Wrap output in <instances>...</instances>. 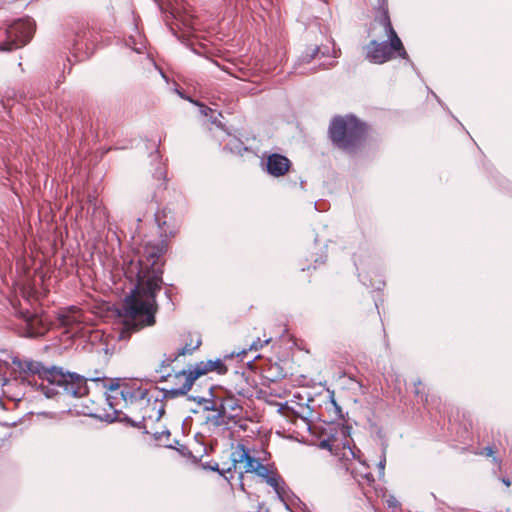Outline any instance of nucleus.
Masks as SVG:
<instances>
[{"label": "nucleus", "mask_w": 512, "mask_h": 512, "mask_svg": "<svg viewBox=\"0 0 512 512\" xmlns=\"http://www.w3.org/2000/svg\"><path fill=\"white\" fill-rule=\"evenodd\" d=\"M165 251L164 241L147 242L143 247L142 255L137 260L125 262L124 274L131 282H135L134 288L125 298L119 312L127 332L155 323L156 293L162 284L161 257Z\"/></svg>", "instance_id": "1"}, {"label": "nucleus", "mask_w": 512, "mask_h": 512, "mask_svg": "<svg viewBox=\"0 0 512 512\" xmlns=\"http://www.w3.org/2000/svg\"><path fill=\"white\" fill-rule=\"evenodd\" d=\"M12 365L20 373L27 375H37L47 382L58 385L67 394L72 397H82L88 392L87 381H98L100 376L88 377L77 373L64 372L57 366L46 367L43 363L32 359L21 360L18 356H10Z\"/></svg>", "instance_id": "2"}, {"label": "nucleus", "mask_w": 512, "mask_h": 512, "mask_svg": "<svg viewBox=\"0 0 512 512\" xmlns=\"http://www.w3.org/2000/svg\"><path fill=\"white\" fill-rule=\"evenodd\" d=\"M371 32L375 38L363 47L367 61L383 64L394 57L408 58L404 45L392 26L387 9L375 19Z\"/></svg>", "instance_id": "3"}, {"label": "nucleus", "mask_w": 512, "mask_h": 512, "mask_svg": "<svg viewBox=\"0 0 512 512\" xmlns=\"http://www.w3.org/2000/svg\"><path fill=\"white\" fill-rule=\"evenodd\" d=\"M366 132V124L353 114L333 117L328 129L333 145L347 153L358 151L364 142Z\"/></svg>", "instance_id": "4"}, {"label": "nucleus", "mask_w": 512, "mask_h": 512, "mask_svg": "<svg viewBox=\"0 0 512 512\" xmlns=\"http://www.w3.org/2000/svg\"><path fill=\"white\" fill-rule=\"evenodd\" d=\"M210 371H217L219 374H224L227 371L226 366L220 359L207 360L196 363L190 366L188 370H181L175 372L172 376L174 380H182L183 384L178 388H172L168 391L170 396L179 397L187 394L194 384V381L202 375Z\"/></svg>", "instance_id": "5"}, {"label": "nucleus", "mask_w": 512, "mask_h": 512, "mask_svg": "<svg viewBox=\"0 0 512 512\" xmlns=\"http://www.w3.org/2000/svg\"><path fill=\"white\" fill-rule=\"evenodd\" d=\"M36 29L35 21L30 17L14 21L6 30V41L0 44L1 52H10L27 45Z\"/></svg>", "instance_id": "6"}, {"label": "nucleus", "mask_w": 512, "mask_h": 512, "mask_svg": "<svg viewBox=\"0 0 512 512\" xmlns=\"http://www.w3.org/2000/svg\"><path fill=\"white\" fill-rule=\"evenodd\" d=\"M57 321L66 333L78 334L83 331L86 319L83 312L73 306L61 309L57 313Z\"/></svg>", "instance_id": "7"}, {"label": "nucleus", "mask_w": 512, "mask_h": 512, "mask_svg": "<svg viewBox=\"0 0 512 512\" xmlns=\"http://www.w3.org/2000/svg\"><path fill=\"white\" fill-rule=\"evenodd\" d=\"M19 315L23 320L21 336L29 338L41 337L45 335L50 328L48 321L37 313L19 311Z\"/></svg>", "instance_id": "8"}, {"label": "nucleus", "mask_w": 512, "mask_h": 512, "mask_svg": "<svg viewBox=\"0 0 512 512\" xmlns=\"http://www.w3.org/2000/svg\"><path fill=\"white\" fill-rule=\"evenodd\" d=\"M232 461L234 465L237 463L243 464L245 473H254L261 465L260 460L251 456L243 445L239 446L238 449L232 453Z\"/></svg>", "instance_id": "9"}, {"label": "nucleus", "mask_w": 512, "mask_h": 512, "mask_svg": "<svg viewBox=\"0 0 512 512\" xmlns=\"http://www.w3.org/2000/svg\"><path fill=\"white\" fill-rule=\"evenodd\" d=\"M290 164V160L287 157L273 153L267 158V172L274 177L283 176L289 170Z\"/></svg>", "instance_id": "10"}, {"label": "nucleus", "mask_w": 512, "mask_h": 512, "mask_svg": "<svg viewBox=\"0 0 512 512\" xmlns=\"http://www.w3.org/2000/svg\"><path fill=\"white\" fill-rule=\"evenodd\" d=\"M226 406H219L215 414L205 417L204 424L208 426L209 430H214L219 427L227 428L228 421L225 419Z\"/></svg>", "instance_id": "11"}, {"label": "nucleus", "mask_w": 512, "mask_h": 512, "mask_svg": "<svg viewBox=\"0 0 512 512\" xmlns=\"http://www.w3.org/2000/svg\"><path fill=\"white\" fill-rule=\"evenodd\" d=\"M264 481L274 489L275 493L277 494L278 499L281 502H283L285 505V508L289 510V507L285 503L284 498H283V494L285 492V486H284V481L282 480V478L278 474L271 472L270 475L266 479H264Z\"/></svg>", "instance_id": "12"}, {"label": "nucleus", "mask_w": 512, "mask_h": 512, "mask_svg": "<svg viewBox=\"0 0 512 512\" xmlns=\"http://www.w3.org/2000/svg\"><path fill=\"white\" fill-rule=\"evenodd\" d=\"M202 344L201 338L196 337V339H191L190 342L186 343L183 347H181L177 354L174 356V360H177L180 356L192 355L194 351H196Z\"/></svg>", "instance_id": "13"}, {"label": "nucleus", "mask_w": 512, "mask_h": 512, "mask_svg": "<svg viewBox=\"0 0 512 512\" xmlns=\"http://www.w3.org/2000/svg\"><path fill=\"white\" fill-rule=\"evenodd\" d=\"M174 374L175 373H168V374L162 376V380L168 384V387L162 389L164 398L174 399L175 397L170 396L168 391L172 388H177V387L179 388L183 384L182 380H174L173 379L172 376Z\"/></svg>", "instance_id": "14"}, {"label": "nucleus", "mask_w": 512, "mask_h": 512, "mask_svg": "<svg viewBox=\"0 0 512 512\" xmlns=\"http://www.w3.org/2000/svg\"><path fill=\"white\" fill-rule=\"evenodd\" d=\"M319 52L318 46L309 47L306 51H304L298 60L294 64V69H297L303 63L311 62L317 53Z\"/></svg>", "instance_id": "15"}, {"label": "nucleus", "mask_w": 512, "mask_h": 512, "mask_svg": "<svg viewBox=\"0 0 512 512\" xmlns=\"http://www.w3.org/2000/svg\"><path fill=\"white\" fill-rule=\"evenodd\" d=\"M119 394L126 405L133 404L134 400H136L137 398L142 399L144 397L143 392H141V391L134 392L129 388H124V389L120 390Z\"/></svg>", "instance_id": "16"}, {"label": "nucleus", "mask_w": 512, "mask_h": 512, "mask_svg": "<svg viewBox=\"0 0 512 512\" xmlns=\"http://www.w3.org/2000/svg\"><path fill=\"white\" fill-rule=\"evenodd\" d=\"M41 391L42 393L47 397V398H52L54 397L55 395L57 394H64V395H67V393H65L63 391V389L61 387H59L58 385H53L51 383L48 382V385L44 386V385H41ZM68 396H71L70 394H68Z\"/></svg>", "instance_id": "17"}, {"label": "nucleus", "mask_w": 512, "mask_h": 512, "mask_svg": "<svg viewBox=\"0 0 512 512\" xmlns=\"http://www.w3.org/2000/svg\"><path fill=\"white\" fill-rule=\"evenodd\" d=\"M200 404L203 406L204 411L215 412L219 409V405H217L215 401L211 398L201 399Z\"/></svg>", "instance_id": "18"}, {"label": "nucleus", "mask_w": 512, "mask_h": 512, "mask_svg": "<svg viewBox=\"0 0 512 512\" xmlns=\"http://www.w3.org/2000/svg\"><path fill=\"white\" fill-rule=\"evenodd\" d=\"M228 147L231 152L237 153L242 155L243 151H247V147L243 146V143L239 140H234L231 143L228 144Z\"/></svg>", "instance_id": "19"}, {"label": "nucleus", "mask_w": 512, "mask_h": 512, "mask_svg": "<svg viewBox=\"0 0 512 512\" xmlns=\"http://www.w3.org/2000/svg\"><path fill=\"white\" fill-rule=\"evenodd\" d=\"M219 406H226V411L227 410L236 411L238 409H241V407L238 405V403L235 400H233V399L222 401L219 404Z\"/></svg>", "instance_id": "20"}, {"label": "nucleus", "mask_w": 512, "mask_h": 512, "mask_svg": "<svg viewBox=\"0 0 512 512\" xmlns=\"http://www.w3.org/2000/svg\"><path fill=\"white\" fill-rule=\"evenodd\" d=\"M176 91H177L178 95H179L181 98L188 99L190 102H192V103H194V104H196V105L200 106V112H201V114H203V115L207 116V115H208V112H212V109H210L209 107H206V106H204V105H202V104H199L198 102H195V101H193V100H191V99H189V98H186V97H185V96H184L180 91H178V90H176Z\"/></svg>", "instance_id": "21"}, {"label": "nucleus", "mask_w": 512, "mask_h": 512, "mask_svg": "<svg viewBox=\"0 0 512 512\" xmlns=\"http://www.w3.org/2000/svg\"><path fill=\"white\" fill-rule=\"evenodd\" d=\"M270 338L262 341L260 338L253 341L252 344L249 347V350L257 351L258 349L262 348L264 345L268 344L270 342Z\"/></svg>", "instance_id": "22"}, {"label": "nucleus", "mask_w": 512, "mask_h": 512, "mask_svg": "<svg viewBox=\"0 0 512 512\" xmlns=\"http://www.w3.org/2000/svg\"><path fill=\"white\" fill-rule=\"evenodd\" d=\"M385 453H386V448L383 449V453H382V456L377 464V467L379 469V476L380 477H383L384 476V471H385V464H386V456H385Z\"/></svg>", "instance_id": "23"}, {"label": "nucleus", "mask_w": 512, "mask_h": 512, "mask_svg": "<svg viewBox=\"0 0 512 512\" xmlns=\"http://www.w3.org/2000/svg\"><path fill=\"white\" fill-rule=\"evenodd\" d=\"M254 473L264 480L270 475L271 472L265 465L261 463V465L257 468V470Z\"/></svg>", "instance_id": "24"}, {"label": "nucleus", "mask_w": 512, "mask_h": 512, "mask_svg": "<svg viewBox=\"0 0 512 512\" xmlns=\"http://www.w3.org/2000/svg\"><path fill=\"white\" fill-rule=\"evenodd\" d=\"M174 361H175V360H174V357H173V358H169V359H165V360H163V361L160 363L159 368H158V369H156V371H157V372H162L164 368H166V367L170 366V364H171L172 362H174Z\"/></svg>", "instance_id": "25"}, {"label": "nucleus", "mask_w": 512, "mask_h": 512, "mask_svg": "<svg viewBox=\"0 0 512 512\" xmlns=\"http://www.w3.org/2000/svg\"><path fill=\"white\" fill-rule=\"evenodd\" d=\"M169 436H170V431L165 430L163 432L156 433L155 434V439L158 440V441H161L162 437H167L168 438Z\"/></svg>", "instance_id": "26"}, {"label": "nucleus", "mask_w": 512, "mask_h": 512, "mask_svg": "<svg viewBox=\"0 0 512 512\" xmlns=\"http://www.w3.org/2000/svg\"><path fill=\"white\" fill-rule=\"evenodd\" d=\"M387 504L389 507H397L399 505L397 499L394 496H390L387 499Z\"/></svg>", "instance_id": "27"}, {"label": "nucleus", "mask_w": 512, "mask_h": 512, "mask_svg": "<svg viewBox=\"0 0 512 512\" xmlns=\"http://www.w3.org/2000/svg\"><path fill=\"white\" fill-rule=\"evenodd\" d=\"M421 385H422V382L420 380H417L414 382V386H415L414 392L416 395H420L422 393V390L420 388Z\"/></svg>", "instance_id": "28"}, {"label": "nucleus", "mask_w": 512, "mask_h": 512, "mask_svg": "<svg viewBox=\"0 0 512 512\" xmlns=\"http://www.w3.org/2000/svg\"><path fill=\"white\" fill-rule=\"evenodd\" d=\"M482 454L486 455L487 457H491V456H493L494 451H493L492 447L487 446V447L484 448Z\"/></svg>", "instance_id": "29"}, {"label": "nucleus", "mask_w": 512, "mask_h": 512, "mask_svg": "<svg viewBox=\"0 0 512 512\" xmlns=\"http://www.w3.org/2000/svg\"><path fill=\"white\" fill-rule=\"evenodd\" d=\"M126 421L129 422L131 424V426L137 427V428H139L141 426V423H142V421L136 422V421H133L130 418H126Z\"/></svg>", "instance_id": "30"}, {"label": "nucleus", "mask_w": 512, "mask_h": 512, "mask_svg": "<svg viewBox=\"0 0 512 512\" xmlns=\"http://www.w3.org/2000/svg\"><path fill=\"white\" fill-rule=\"evenodd\" d=\"M501 482H502L505 486H507L508 488L512 486V482H511L508 478H505V477L501 478Z\"/></svg>", "instance_id": "31"}, {"label": "nucleus", "mask_w": 512, "mask_h": 512, "mask_svg": "<svg viewBox=\"0 0 512 512\" xmlns=\"http://www.w3.org/2000/svg\"><path fill=\"white\" fill-rule=\"evenodd\" d=\"M201 399H205V397H200V396H189V400L195 401V402H197L198 404H200V400H201Z\"/></svg>", "instance_id": "32"}, {"label": "nucleus", "mask_w": 512, "mask_h": 512, "mask_svg": "<svg viewBox=\"0 0 512 512\" xmlns=\"http://www.w3.org/2000/svg\"><path fill=\"white\" fill-rule=\"evenodd\" d=\"M109 389H110L111 391H115L116 393H119V391H120V390H119V385H118V384H111V385H110V387H109Z\"/></svg>", "instance_id": "33"}, {"label": "nucleus", "mask_w": 512, "mask_h": 512, "mask_svg": "<svg viewBox=\"0 0 512 512\" xmlns=\"http://www.w3.org/2000/svg\"><path fill=\"white\" fill-rule=\"evenodd\" d=\"M332 55H333V57H334V58L339 57V55H340V49H338V50L334 49V50H333Z\"/></svg>", "instance_id": "34"}, {"label": "nucleus", "mask_w": 512, "mask_h": 512, "mask_svg": "<svg viewBox=\"0 0 512 512\" xmlns=\"http://www.w3.org/2000/svg\"><path fill=\"white\" fill-rule=\"evenodd\" d=\"M210 469L213 470V471H219L218 464H215L214 466H211Z\"/></svg>", "instance_id": "35"}, {"label": "nucleus", "mask_w": 512, "mask_h": 512, "mask_svg": "<svg viewBox=\"0 0 512 512\" xmlns=\"http://www.w3.org/2000/svg\"><path fill=\"white\" fill-rule=\"evenodd\" d=\"M183 25L185 26L186 29L192 28L190 23L183 22Z\"/></svg>", "instance_id": "36"}, {"label": "nucleus", "mask_w": 512, "mask_h": 512, "mask_svg": "<svg viewBox=\"0 0 512 512\" xmlns=\"http://www.w3.org/2000/svg\"><path fill=\"white\" fill-rule=\"evenodd\" d=\"M320 446H321L322 448L326 447V446H327V442H326V441H322V442H321V444H320Z\"/></svg>", "instance_id": "37"}, {"label": "nucleus", "mask_w": 512, "mask_h": 512, "mask_svg": "<svg viewBox=\"0 0 512 512\" xmlns=\"http://www.w3.org/2000/svg\"><path fill=\"white\" fill-rule=\"evenodd\" d=\"M125 332H126V331H123V332L121 333L120 338H123V337H124V333H125Z\"/></svg>", "instance_id": "38"}, {"label": "nucleus", "mask_w": 512, "mask_h": 512, "mask_svg": "<svg viewBox=\"0 0 512 512\" xmlns=\"http://www.w3.org/2000/svg\"><path fill=\"white\" fill-rule=\"evenodd\" d=\"M135 51L138 52V53L141 52V50L139 48H135Z\"/></svg>", "instance_id": "39"}]
</instances>
